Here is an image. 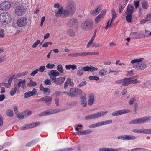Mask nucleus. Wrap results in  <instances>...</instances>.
I'll list each match as a JSON object with an SVG mask.
<instances>
[{"mask_svg":"<svg viewBox=\"0 0 151 151\" xmlns=\"http://www.w3.org/2000/svg\"><path fill=\"white\" fill-rule=\"evenodd\" d=\"M72 150V148H65L63 149H60L58 150L57 151H71Z\"/></svg>","mask_w":151,"mask_h":151,"instance_id":"obj_49","label":"nucleus"},{"mask_svg":"<svg viewBox=\"0 0 151 151\" xmlns=\"http://www.w3.org/2000/svg\"><path fill=\"white\" fill-rule=\"evenodd\" d=\"M11 6L10 2L7 1L4 2L0 4V9L3 11H6L10 8Z\"/></svg>","mask_w":151,"mask_h":151,"instance_id":"obj_10","label":"nucleus"},{"mask_svg":"<svg viewBox=\"0 0 151 151\" xmlns=\"http://www.w3.org/2000/svg\"><path fill=\"white\" fill-rule=\"evenodd\" d=\"M134 7L131 4L128 5L127 6L125 14H126L132 15L134 11Z\"/></svg>","mask_w":151,"mask_h":151,"instance_id":"obj_19","label":"nucleus"},{"mask_svg":"<svg viewBox=\"0 0 151 151\" xmlns=\"http://www.w3.org/2000/svg\"><path fill=\"white\" fill-rule=\"evenodd\" d=\"M65 79V77H60L55 78L53 80H51V82L56 84L60 85L64 82Z\"/></svg>","mask_w":151,"mask_h":151,"instance_id":"obj_14","label":"nucleus"},{"mask_svg":"<svg viewBox=\"0 0 151 151\" xmlns=\"http://www.w3.org/2000/svg\"><path fill=\"white\" fill-rule=\"evenodd\" d=\"M60 73L56 70H52L48 73L51 81L53 80L57 76H59Z\"/></svg>","mask_w":151,"mask_h":151,"instance_id":"obj_12","label":"nucleus"},{"mask_svg":"<svg viewBox=\"0 0 151 151\" xmlns=\"http://www.w3.org/2000/svg\"><path fill=\"white\" fill-rule=\"evenodd\" d=\"M65 68L68 70H70V68L72 70H75L77 68V65L75 64L68 65L65 66Z\"/></svg>","mask_w":151,"mask_h":151,"instance_id":"obj_27","label":"nucleus"},{"mask_svg":"<svg viewBox=\"0 0 151 151\" xmlns=\"http://www.w3.org/2000/svg\"><path fill=\"white\" fill-rule=\"evenodd\" d=\"M106 12H104L103 13L101 12V14L99 15L95 19V21L97 23L99 22L100 20H101V19L103 17V16L104 15V14H105Z\"/></svg>","mask_w":151,"mask_h":151,"instance_id":"obj_26","label":"nucleus"},{"mask_svg":"<svg viewBox=\"0 0 151 151\" xmlns=\"http://www.w3.org/2000/svg\"><path fill=\"white\" fill-rule=\"evenodd\" d=\"M62 111L63 110H62L59 109H55L54 110L51 109L47 110L40 113L39 114V116L40 117H42L44 116L49 115L50 114L60 112Z\"/></svg>","mask_w":151,"mask_h":151,"instance_id":"obj_7","label":"nucleus"},{"mask_svg":"<svg viewBox=\"0 0 151 151\" xmlns=\"http://www.w3.org/2000/svg\"><path fill=\"white\" fill-rule=\"evenodd\" d=\"M11 20V17L8 13L4 12L0 14V22L3 24H6L10 23Z\"/></svg>","mask_w":151,"mask_h":151,"instance_id":"obj_3","label":"nucleus"},{"mask_svg":"<svg viewBox=\"0 0 151 151\" xmlns=\"http://www.w3.org/2000/svg\"><path fill=\"white\" fill-rule=\"evenodd\" d=\"M27 22V19L25 17H22L18 19L17 24V26L22 27L26 26Z\"/></svg>","mask_w":151,"mask_h":151,"instance_id":"obj_8","label":"nucleus"},{"mask_svg":"<svg viewBox=\"0 0 151 151\" xmlns=\"http://www.w3.org/2000/svg\"><path fill=\"white\" fill-rule=\"evenodd\" d=\"M78 68L79 70L77 71V74L79 76L82 75L84 73V72L82 69H81V67H79Z\"/></svg>","mask_w":151,"mask_h":151,"instance_id":"obj_41","label":"nucleus"},{"mask_svg":"<svg viewBox=\"0 0 151 151\" xmlns=\"http://www.w3.org/2000/svg\"><path fill=\"white\" fill-rule=\"evenodd\" d=\"M81 104L83 107H86L87 105V102L86 100V96L85 93L81 95Z\"/></svg>","mask_w":151,"mask_h":151,"instance_id":"obj_18","label":"nucleus"},{"mask_svg":"<svg viewBox=\"0 0 151 151\" xmlns=\"http://www.w3.org/2000/svg\"><path fill=\"white\" fill-rule=\"evenodd\" d=\"M6 114L7 116L10 117H12L13 116V112L11 109H8L6 111Z\"/></svg>","mask_w":151,"mask_h":151,"instance_id":"obj_37","label":"nucleus"},{"mask_svg":"<svg viewBox=\"0 0 151 151\" xmlns=\"http://www.w3.org/2000/svg\"><path fill=\"white\" fill-rule=\"evenodd\" d=\"M129 112L130 111L128 110H121L117 111L112 113L111 115L113 116H116Z\"/></svg>","mask_w":151,"mask_h":151,"instance_id":"obj_16","label":"nucleus"},{"mask_svg":"<svg viewBox=\"0 0 151 151\" xmlns=\"http://www.w3.org/2000/svg\"><path fill=\"white\" fill-rule=\"evenodd\" d=\"M127 21L128 23H130L131 22L132 19V15L127 14L126 17Z\"/></svg>","mask_w":151,"mask_h":151,"instance_id":"obj_40","label":"nucleus"},{"mask_svg":"<svg viewBox=\"0 0 151 151\" xmlns=\"http://www.w3.org/2000/svg\"><path fill=\"white\" fill-rule=\"evenodd\" d=\"M88 55L87 52H81L75 53V57Z\"/></svg>","mask_w":151,"mask_h":151,"instance_id":"obj_36","label":"nucleus"},{"mask_svg":"<svg viewBox=\"0 0 151 151\" xmlns=\"http://www.w3.org/2000/svg\"><path fill=\"white\" fill-rule=\"evenodd\" d=\"M98 68L97 67H95L91 66H90V71L91 72H93L98 70Z\"/></svg>","mask_w":151,"mask_h":151,"instance_id":"obj_51","label":"nucleus"},{"mask_svg":"<svg viewBox=\"0 0 151 151\" xmlns=\"http://www.w3.org/2000/svg\"><path fill=\"white\" fill-rule=\"evenodd\" d=\"M25 9L24 8L21 6H18L16 7L15 13L18 16H22L25 14Z\"/></svg>","mask_w":151,"mask_h":151,"instance_id":"obj_11","label":"nucleus"},{"mask_svg":"<svg viewBox=\"0 0 151 151\" xmlns=\"http://www.w3.org/2000/svg\"><path fill=\"white\" fill-rule=\"evenodd\" d=\"M57 70L60 73H62L63 72L62 66L61 64L58 65L57 67Z\"/></svg>","mask_w":151,"mask_h":151,"instance_id":"obj_43","label":"nucleus"},{"mask_svg":"<svg viewBox=\"0 0 151 151\" xmlns=\"http://www.w3.org/2000/svg\"><path fill=\"white\" fill-rule=\"evenodd\" d=\"M82 69L84 71H90V66H87L84 67L82 68Z\"/></svg>","mask_w":151,"mask_h":151,"instance_id":"obj_55","label":"nucleus"},{"mask_svg":"<svg viewBox=\"0 0 151 151\" xmlns=\"http://www.w3.org/2000/svg\"><path fill=\"white\" fill-rule=\"evenodd\" d=\"M94 94L93 93L89 94L88 96V104L89 105H92L95 100Z\"/></svg>","mask_w":151,"mask_h":151,"instance_id":"obj_21","label":"nucleus"},{"mask_svg":"<svg viewBox=\"0 0 151 151\" xmlns=\"http://www.w3.org/2000/svg\"><path fill=\"white\" fill-rule=\"evenodd\" d=\"M38 72V69H36L35 70L32 71L30 75L32 76H34Z\"/></svg>","mask_w":151,"mask_h":151,"instance_id":"obj_60","label":"nucleus"},{"mask_svg":"<svg viewBox=\"0 0 151 151\" xmlns=\"http://www.w3.org/2000/svg\"><path fill=\"white\" fill-rule=\"evenodd\" d=\"M88 55H98L99 54V53L98 52H87Z\"/></svg>","mask_w":151,"mask_h":151,"instance_id":"obj_56","label":"nucleus"},{"mask_svg":"<svg viewBox=\"0 0 151 151\" xmlns=\"http://www.w3.org/2000/svg\"><path fill=\"white\" fill-rule=\"evenodd\" d=\"M44 94L48 95L50 94V89L47 88H45L43 91Z\"/></svg>","mask_w":151,"mask_h":151,"instance_id":"obj_42","label":"nucleus"},{"mask_svg":"<svg viewBox=\"0 0 151 151\" xmlns=\"http://www.w3.org/2000/svg\"><path fill=\"white\" fill-rule=\"evenodd\" d=\"M70 15V13L66 9L63 11L62 17H66Z\"/></svg>","mask_w":151,"mask_h":151,"instance_id":"obj_32","label":"nucleus"},{"mask_svg":"<svg viewBox=\"0 0 151 151\" xmlns=\"http://www.w3.org/2000/svg\"><path fill=\"white\" fill-rule=\"evenodd\" d=\"M11 82L10 81L8 80V82L7 83H0L1 86H4L7 88H9L11 86Z\"/></svg>","mask_w":151,"mask_h":151,"instance_id":"obj_31","label":"nucleus"},{"mask_svg":"<svg viewBox=\"0 0 151 151\" xmlns=\"http://www.w3.org/2000/svg\"><path fill=\"white\" fill-rule=\"evenodd\" d=\"M68 33L71 37H73L75 34V32L72 29L68 30L67 31Z\"/></svg>","mask_w":151,"mask_h":151,"instance_id":"obj_39","label":"nucleus"},{"mask_svg":"<svg viewBox=\"0 0 151 151\" xmlns=\"http://www.w3.org/2000/svg\"><path fill=\"white\" fill-rule=\"evenodd\" d=\"M37 91L36 89L34 88L32 91H29L25 92L23 96L25 98H28L31 97L33 96H35L37 93Z\"/></svg>","mask_w":151,"mask_h":151,"instance_id":"obj_15","label":"nucleus"},{"mask_svg":"<svg viewBox=\"0 0 151 151\" xmlns=\"http://www.w3.org/2000/svg\"><path fill=\"white\" fill-rule=\"evenodd\" d=\"M69 83L68 81V78H67V79L66 81H65L64 83V88L65 89H66L67 88L68 86V85L69 84Z\"/></svg>","mask_w":151,"mask_h":151,"instance_id":"obj_54","label":"nucleus"},{"mask_svg":"<svg viewBox=\"0 0 151 151\" xmlns=\"http://www.w3.org/2000/svg\"><path fill=\"white\" fill-rule=\"evenodd\" d=\"M18 88L16 86H14V88H12L10 91V94L11 96H14L16 93V91L17 90Z\"/></svg>","mask_w":151,"mask_h":151,"instance_id":"obj_34","label":"nucleus"},{"mask_svg":"<svg viewBox=\"0 0 151 151\" xmlns=\"http://www.w3.org/2000/svg\"><path fill=\"white\" fill-rule=\"evenodd\" d=\"M138 83V80L135 79L133 80H130V84H135Z\"/></svg>","mask_w":151,"mask_h":151,"instance_id":"obj_61","label":"nucleus"},{"mask_svg":"<svg viewBox=\"0 0 151 151\" xmlns=\"http://www.w3.org/2000/svg\"><path fill=\"white\" fill-rule=\"evenodd\" d=\"M63 9L61 8L55 11V15L56 17L62 16L63 13Z\"/></svg>","mask_w":151,"mask_h":151,"instance_id":"obj_29","label":"nucleus"},{"mask_svg":"<svg viewBox=\"0 0 151 151\" xmlns=\"http://www.w3.org/2000/svg\"><path fill=\"white\" fill-rule=\"evenodd\" d=\"M82 29L84 30L91 29L93 27V21L91 19H88L82 24Z\"/></svg>","mask_w":151,"mask_h":151,"instance_id":"obj_6","label":"nucleus"},{"mask_svg":"<svg viewBox=\"0 0 151 151\" xmlns=\"http://www.w3.org/2000/svg\"><path fill=\"white\" fill-rule=\"evenodd\" d=\"M113 121L111 120H107L100 122L101 126L105 125L108 124H111Z\"/></svg>","mask_w":151,"mask_h":151,"instance_id":"obj_28","label":"nucleus"},{"mask_svg":"<svg viewBox=\"0 0 151 151\" xmlns=\"http://www.w3.org/2000/svg\"><path fill=\"white\" fill-rule=\"evenodd\" d=\"M40 43V40H37L32 45V47L33 48H36Z\"/></svg>","mask_w":151,"mask_h":151,"instance_id":"obj_52","label":"nucleus"},{"mask_svg":"<svg viewBox=\"0 0 151 151\" xmlns=\"http://www.w3.org/2000/svg\"><path fill=\"white\" fill-rule=\"evenodd\" d=\"M17 118H19V119H22L24 118V116L23 115L21 114H18L17 116Z\"/></svg>","mask_w":151,"mask_h":151,"instance_id":"obj_63","label":"nucleus"},{"mask_svg":"<svg viewBox=\"0 0 151 151\" xmlns=\"http://www.w3.org/2000/svg\"><path fill=\"white\" fill-rule=\"evenodd\" d=\"M45 67L44 66H41L39 69H38V72L39 71L41 73L43 72L45 70Z\"/></svg>","mask_w":151,"mask_h":151,"instance_id":"obj_47","label":"nucleus"},{"mask_svg":"<svg viewBox=\"0 0 151 151\" xmlns=\"http://www.w3.org/2000/svg\"><path fill=\"white\" fill-rule=\"evenodd\" d=\"M140 34L138 32H134L131 33L130 34L131 37L132 38L135 39L140 38Z\"/></svg>","mask_w":151,"mask_h":151,"instance_id":"obj_24","label":"nucleus"},{"mask_svg":"<svg viewBox=\"0 0 151 151\" xmlns=\"http://www.w3.org/2000/svg\"><path fill=\"white\" fill-rule=\"evenodd\" d=\"M20 81L18 82L17 83H14V86L17 87L18 89L19 88L21 87L22 89H24L26 87L25 83L26 81L24 79L23 80H20Z\"/></svg>","mask_w":151,"mask_h":151,"instance_id":"obj_13","label":"nucleus"},{"mask_svg":"<svg viewBox=\"0 0 151 151\" xmlns=\"http://www.w3.org/2000/svg\"><path fill=\"white\" fill-rule=\"evenodd\" d=\"M101 124L100 122H97L96 123L92 124L89 126V128H94L100 126Z\"/></svg>","mask_w":151,"mask_h":151,"instance_id":"obj_35","label":"nucleus"},{"mask_svg":"<svg viewBox=\"0 0 151 151\" xmlns=\"http://www.w3.org/2000/svg\"><path fill=\"white\" fill-rule=\"evenodd\" d=\"M78 21L77 19L73 18L71 19L68 21V25L69 27H72L77 25Z\"/></svg>","mask_w":151,"mask_h":151,"instance_id":"obj_20","label":"nucleus"},{"mask_svg":"<svg viewBox=\"0 0 151 151\" xmlns=\"http://www.w3.org/2000/svg\"><path fill=\"white\" fill-rule=\"evenodd\" d=\"M142 7L144 9H147L149 7L148 2L147 1H144L142 4Z\"/></svg>","mask_w":151,"mask_h":151,"instance_id":"obj_30","label":"nucleus"},{"mask_svg":"<svg viewBox=\"0 0 151 151\" xmlns=\"http://www.w3.org/2000/svg\"><path fill=\"white\" fill-rule=\"evenodd\" d=\"M143 60V58L135 59L132 60L131 61V63L133 64L134 68L136 69L139 70H143L146 68L145 63H138L142 61Z\"/></svg>","mask_w":151,"mask_h":151,"instance_id":"obj_1","label":"nucleus"},{"mask_svg":"<svg viewBox=\"0 0 151 151\" xmlns=\"http://www.w3.org/2000/svg\"><path fill=\"white\" fill-rule=\"evenodd\" d=\"M68 81H69V84L71 86H73L74 85L73 82L72 81L71 79L70 78H68Z\"/></svg>","mask_w":151,"mask_h":151,"instance_id":"obj_64","label":"nucleus"},{"mask_svg":"<svg viewBox=\"0 0 151 151\" xmlns=\"http://www.w3.org/2000/svg\"><path fill=\"white\" fill-rule=\"evenodd\" d=\"M92 132L91 130L90 129H87L83 130V134L85 135L89 134Z\"/></svg>","mask_w":151,"mask_h":151,"instance_id":"obj_44","label":"nucleus"},{"mask_svg":"<svg viewBox=\"0 0 151 151\" xmlns=\"http://www.w3.org/2000/svg\"><path fill=\"white\" fill-rule=\"evenodd\" d=\"M40 124V122H36L30 124L31 127H34L39 125Z\"/></svg>","mask_w":151,"mask_h":151,"instance_id":"obj_46","label":"nucleus"},{"mask_svg":"<svg viewBox=\"0 0 151 151\" xmlns=\"http://www.w3.org/2000/svg\"><path fill=\"white\" fill-rule=\"evenodd\" d=\"M52 98L49 96H46L40 99V101H44L47 105H50L51 103Z\"/></svg>","mask_w":151,"mask_h":151,"instance_id":"obj_17","label":"nucleus"},{"mask_svg":"<svg viewBox=\"0 0 151 151\" xmlns=\"http://www.w3.org/2000/svg\"><path fill=\"white\" fill-rule=\"evenodd\" d=\"M123 140H131L136 139L137 137L133 135H123Z\"/></svg>","mask_w":151,"mask_h":151,"instance_id":"obj_23","label":"nucleus"},{"mask_svg":"<svg viewBox=\"0 0 151 151\" xmlns=\"http://www.w3.org/2000/svg\"><path fill=\"white\" fill-rule=\"evenodd\" d=\"M108 113L106 110L98 112L88 115L85 118L86 120H89L98 118L104 116Z\"/></svg>","mask_w":151,"mask_h":151,"instance_id":"obj_2","label":"nucleus"},{"mask_svg":"<svg viewBox=\"0 0 151 151\" xmlns=\"http://www.w3.org/2000/svg\"><path fill=\"white\" fill-rule=\"evenodd\" d=\"M55 65L54 64H50L49 63L47 64L46 67L48 69H51L53 68Z\"/></svg>","mask_w":151,"mask_h":151,"instance_id":"obj_50","label":"nucleus"},{"mask_svg":"<svg viewBox=\"0 0 151 151\" xmlns=\"http://www.w3.org/2000/svg\"><path fill=\"white\" fill-rule=\"evenodd\" d=\"M136 100V99L134 97H132L130 99L129 102V104L130 105H132Z\"/></svg>","mask_w":151,"mask_h":151,"instance_id":"obj_48","label":"nucleus"},{"mask_svg":"<svg viewBox=\"0 0 151 151\" xmlns=\"http://www.w3.org/2000/svg\"><path fill=\"white\" fill-rule=\"evenodd\" d=\"M139 1H134V5L136 9H137L139 5Z\"/></svg>","mask_w":151,"mask_h":151,"instance_id":"obj_53","label":"nucleus"},{"mask_svg":"<svg viewBox=\"0 0 151 151\" xmlns=\"http://www.w3.org/2000/svg\"><path fill=\"white\" fill-rule=\"evenodd\" d=\"M37 84L36 83L32 81V80H30V82L28 83L27 86L28 87H31L32 86L34 87L36 86Z\"/></svg>","mask_w":151,"mask_h":151,"instance_id":"obj_38","label":"nucleus"},{"mask_svg":"<svg viewBox=\"0 0 151 151\" xmlns=\"http://www.w3.org/2000/svg\"><path fill=\"white\" fill-rule=\"evenodd\" d=\"M70 93L73 95L72 97H75L76 95H78L82 93V91L78 88H72L70 89Z\"/></svg>","mask_w":151,"mask_h":151,"instance_id":"obj_9","label":"nucleus"},{"mask_svg":"<svg viewBox=\"0 0 151 151\" xmlns=\"http://www.w3.org/2000/svg\"><path fill=\"white\" fill-rule=\"evenodd\" d=\"M101 10V8L98 7L95 10L91 11L90 12V13L92 15H96L100 12Z\"/></svg>","mask_w":151,"mask_h":151,"instance_id":"obj_25","label":"nucleus"},{"mask_svg":"<svg viewBox=\"0 0 151 151\" xmlns=\"http://www.w3.org/2000/svg\"><path fill=\"white\" fill-rule=\"evenodd\" d=\"M89 79L91 80H95L97 81L99 80V77L96 76H90L89 77Z\"/></svg>","mask_w":151,"mask_h":151,"instance_id":"obj_45","label":"nucleus"},{"mask_svg":"<svg viewBox=\"0 0 151 151\" xmlns=\"http://www.w3.org/2000/svg\"><path fill=\"white\" fill-rule=\"evenodd\" d=\"M151 119V116H146L130 121L129 123L130 124H136L143 123L147 122Z\"/></svg>","mask_w":151,"mask_h":151,"instance_id":"obj_4","label":"nucleus"},{"mask_svg":"<svg viewBox=\"0 0 151 151\" xmlns=\"http://www.w3.org/2000/svg\"><path fill=\"white\" fill-rule=\"evenodd\" d=\"M92 46L94 47H101L102 46V45L99 43H93L92 45Z\"/></svg>","mask_w":151,"mask_h":151,"instance_id":"obj_57","label":"nucleus"},{"mask_svg":"<svg viewBox=\"0 0 151 151\" xmlns=\"http://www.w3.org/2000/svg\"><path fill=\"white\" fill-rule=\"evenodd\" d=\"M44 83L46 85H50L52 84L50 81L48 79H45L44 81Z\"/></svg>","mask_w":151,"mask_h":151,"instance_id":"obj_58","label":"nucleus"},{"mask_svg":"<svg viewBox=\"0 0 151 151\" xmlns=\"http://www.w3.org/2000/svg\"><path fill=\"white\" fill-rule=\"evenodd\" d=\"M86 81H83L80 84L78 85L77 86L79 87H81L83 86L86 85Z\"/></svg>","mask_w":151,"mask_h":151,"instance_id":"obj_59","label":"nucleus"},{"mask_svg":"<svg viewBox=\"0 0 151 151\" xmlns=\"http://www.w3.org/2000/svg\"><path fill=\"white\" fill-rule=\"evenodd\" d=\"M66 9L69 12L70 15H73L76 10L74 2L72 1H68L66 5Z\"/></svg>","mask_w":151,"mask_h":151,"instance_id":"obj_5","label":"nucleus"},{"mask_svg":"<svg viewBox=\"0 0 151 151\" xmlns=\"http://www.w3.org/2000/svg\"><path fill=\"white\" fill-rule=\"evenodd\" d=\"M38 141L39 139H35L34 140H32L29 143H27L26 145V146L28 147L34 145L35 143H36Z\"/></svg>","mask_w":151,"mask_h":151,"instance_id":"obj_33","label":"nucleus"},{"mask_svg":"<svg viewBox=\"0 0 151 151\" xmlns=\"http://www.w3.org/2000/svg\"><path fill=\"white\" fill-rule=\"evenodd\" d=\"M130 84V80L128 78H126L123 79L122 86H128Z\"/></svg>","mask_w":151,"mask_h":151,"instance_id":"obj_22","label":"nucleus"},{"mask_svg":"<svg viewBox=\"0 0 151 151\" xmlns=\"http://www.w3.org/2000/svg\"><path fill=\"white\" fill-rule=\"evenodd\" d=\"M106 151H119V150L118 149L109 148H106Z\"/></svg>","mask_w":151,"mask_h":151,"instance_id":"obj_62","label":"nucleus"}]
</instances>
